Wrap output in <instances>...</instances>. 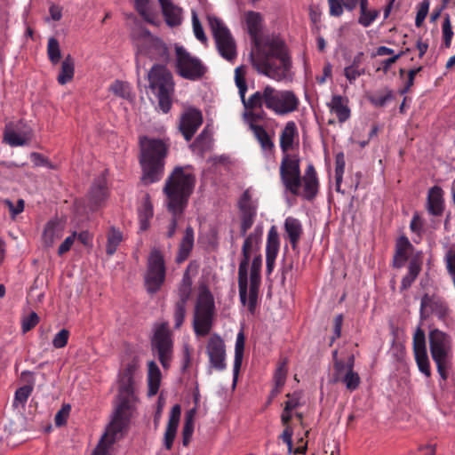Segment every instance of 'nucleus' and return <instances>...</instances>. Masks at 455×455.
<instances>
[{"mask_svg":"<svg viewBox=\"0 0 455 455\" xmlns=\"http://www.w3.org/2000/svg\"><path fill=\"white\" fill-rule=\"evenodd\" d=\"M247 32L253 44L250 54L253 68L275 81H284L291 78V58L283 41L272 39L262 44L261 33L264 18L260 12L247 11L243 16Z\"/></svg>","mask_w":455,"mask_h":455,"instance_id":"nucleus-1","label":"nucleus"},{"mask_svg":"<svg viewBox=\"0 0 455 455\" xmlns=\"http://www.w3.org/2000/svg\"><path fill=\"white\" fill-rule=\"evenodd\" d=\"M280 180L292 196H301L307 201H313L319 190V180L316 171L312 164H308L302 176L300 159L298 155L282 156L279 167Z\"/></svg>","mask_w":455,"mask_h":455,"instance_id":"nucleus-2","label":"nucleus"},{"mask_svg":"<svg viewBox=\"0 0 455 455\" xmlns=\"http://www.w3.org/2000/svg\"><path fill=\"white\" fill-rule=\"evenodd\" d=\"M170 145L164 140L142 136L140 138L139 162L145 185L159 181L164 173L165 159Z\"/></svg>","mask_w":455,"mask_h":455,"instance_id":"nucleus-3","label":"nucleus"},{"mask_svg":"<svg viewBox=\"0 0 455 455\" xmlns=\"http://www.w3.org/2000/svg\"><path fill=\"white\" fill-rule=\"evenodd\" d=\"M196 185L190 166H176L165 180L163 192L171 213H183Z\"/></svg>","mask_w":455,"mask_h":455,"instance_id":"nucleus-4","label":"nucleus"},{"mask_svg":"<svg viewBox=\"0 0 455 455\" xmlns=\"http://www.w3.org/2000/svg\"><path fill=\"white\" fill-rule=\"evenodd\" d=\"M299 105V100L292 91H279L270 85L255 92L247 99V109L265 107L278 116L296 111Z\"/></svg>","mask_w":455,"mask_h":455,"instance_id":"nucleus-5","label":"nucleus"},{"mask_svg":"<svg viewBox=\"0 0 455 455\" xmlns=\"http://www.w3.org/2000/svg\"><path fill=\"white\" fill-rule=\"evenodd\" d=\"M134 394L126 395L118 392V403L116 407L113 419L100 440L92 455H108V449L111 445L122 437L123 431L130 420V410Z\"/></svg>","mask_w":455,"mask_h":455,"instance_id":"nucleus-6","label":"nucleus"},{"mask_svg":"<svg viewBox=\"0 0 455 455\" xmlns=\"http://www.w3.org/2000/svg\"><path fill=\"white\" fill-rule=\"evenodd\" d=\"M148 89L157 99L158 107L166 114L171 110L175 83L164 64H154L148 73Z\"/></svg>","mask_w":455,"mask_h":455,"instance_id":"nucleus-7","label":"nucleus"},{"mask_svg":"<svg viewBox=\"0 0 455 455\" xmlns=\"http://www.w3.org/2000/svg\"><path fill=\"white\" fill-rule=\"evenodd\" d=\"M215 315L216 307L213 295L206 285H201L193 317V329L197 337H205L210 333L213 326Z\"/></svg>","mask_w":455,"mask_h":455,"instance_id":"nucleus-8","label":"nucleus"},{"mask_svg":"<svg viewBox=\"0 0 455 455\" xmlns=\"http://www.w3.org/2000/svg\"><path fill=\"white\" fill-rule=\"evenodd\" d=\"M429 349L437 371L443 380L448 379V370L452 360V339L446 332L434 329L429 331Z\"/></svg>","mask_w":455,"mask_h":455,"instance_id":"nucleus-9","label":"nucleus"},{"mask_svg":"<svg viewBox=\"0 0 455 455\" xmlns=\"http://www.w3.org/2000/svg\"><path fill=\"white\" fill-rule=\"evenodd\" d=\"M175 71L184 79L198 81L204 76L208 68L198 57L192 55L184 46L175 44Z\"/></svg>","mask_w":455,"mask_h":455,"instance_id":"nucleus-10","label":"nucleus"},{"mask_svg":"<svg viewBox=\"0 0 455 455\" xmlns=\"http://www.w3.org/2000/svg\"><path fill=\"white\" fill-rule=\"evenodd\" d=\"M143 57L166 65L170 60V52L167 44L162 39L154 36L148 30H144L137 44V67L140 65Z\"/></svg>","mask_w":455,"mask_h":455,"instance_id":"nucleus-11","label":"nucleus"},{"mask_svg":"<svg viewBox=\"0 0 455 455\" xmlns=\"http://www.w3.org/2000/svg\"><path fill=\"white\" fill-rule=\"evenodd\" d=\"M207 19L220 54L232 61L236 57V45L229 28L218 17L208 16Z\"/></svg>","mask_w":455,"mask_h":455,"instance_id":"nucleus-12","label":"nucleus"},{"mask_svg":"<svg viewBox=\"0 0 455 455\" xmlns=\"http://www.w3.org/2000/svg\"><path fill=\"white\" fill-rule=\"evenodd\" d=\"M165 261L159 249L153 248L148 259V269L145 276L147 291L154 294L157 292L165 281Z\"/></svg>","mask_w":455,"mask_h":455,"instance_id":"nucleus-13","label":"nucleus"},{"mask_svg":"<svg viewBox=\"0 0 455 455\" xmlns=\"http://www.w3.org/2000/svg\"><path fill=\"white\" fill-rule=\"evenodd\" d=\"M451 310L444 298L437 294L425 293L420 300L419 315L421 320H427L435 315L438 320L446 322Z\"/></svg>","mask_w":455,"mask_h":455,"instance_id":"nucleus-14","label":"nucleus"},{"mask_svg":"<svg viewBox=\"0 0 455 455\" xmlns=\"http://www.w3.org/2000/svg\"><path fill=\"white\" fill-rule=\"evenodd\" d=\"M153 348L156 349L158 360L164 369H168L172 358L173 341L166 323H162L155 331L152 339Z\"/></svg>","mask_w":455,"mask_h":455,"instance_id":"nucleus-15","label":"nucleus"},{"mask_svg":"<svg viewBox=\"0 0 455 455\" xmlns=\"http://www.w3.org/2000/svg\"><path fill=\"white\" fill-rule=\"evenodd\" d=\"M31 137V130L23 120L8 122L4 130L3 140L11 147L26 145Z\"/></svg>","mask_w":455,"mask_h":455,"instance_id":"nucleus-16","label":"nucleus"},{"mask_svg":"<svg viewBox=\"0 0 455 455\" xmlns=\"http://www.w3.org/2000/svg\"><path fill=\"white\" fill-rule=\"evenodd\" d=\"M238 208L240 211V235L245 236L247 231L252 227L257 215V207L253 204L248 189L241 196Z\"/></svg>","mask_w":455,"mask_h":455,"instance_id":"nucleus-17","label":"nucleus"},{"mask_svg":"<svg viewBox=\"0 0 455 455\" xmlns=\"http://www.w3.org/2000/svg\"><path fill=\"white\" fill-rule=\"evenodd\" d=\"M203 124V115L196 108H187L180 116L179 130L187 141L191 140Z\"/></svg>","mask_w":455,"mask_h":455,"instance_id":"nucleus-18","label":"nucleus"},{"mask_svg":"<svg viewBox=\"0 0 455 455\" xmlns=\"http://www.w3.org/2000/svg\"><path fill=\"white\" fill-rule=\"evenodd\" d=\"M206 354L209 357L210 364L215 370L221 371L227 367L226 350L223 339L218 335L213 334L208 340L206 346Z\"/></svg>","mask_w":455,"mask_h":455,"instance_id":"nucleus-19","label":"nucleus"},{"mask_svg":"<svg viewBox=\"0 0 455 455\" xmlns=\"http://www.w3.org/2000/svg\"><path fill=\"white\" fill-rule=\"evenodd\" d=\"M108 196V188L107 186V178L102 173L98 176L88 194V206L91 211H97L106 202Z\"/></svg>","mask_w":455,"mask_h":455,"instance_id":"nucleus-20","label":"nucleus"},{"mask_svg":"<svg viewBox=\"0 0 455 455\" xmlns=\"http://www.w3.org/2000/svg\"><path fill=\"white\" fill-rule=\"evenodd\" d=\"M335 374L334 381L342 382L346 387L350 390H355L360 384V377L354 370H345V363L343 361H337L334 363Z\"/></svg>","mask_w":455,"mask_h":455,"instance_id":"nucleus-21","label":"nucleus"},{"mask_svg":"<svg viewBox=\"0 0 455 455\" xmlns=\"http://www.w3.org/2000/svg\"><path fill=\"white\" fill-rule=\"evenodd\" d=\"M329 5V13L332 17H339L344 12L353 11L359 2L360 14H363L368 9V0H327Z\"/></svg>","mask_w":455,"mask_h":455,"instance_id":"nucleus-22","label":"nucleus"},{"mask_svg":"<svg viewBox=\"0 0 455 455\" xmlns=\"http://www.w3.org/2000/svg\"><path fill=\"white\" fill-rule=\"evenodd\" d=\"M139 367L136 359H132L119 373L118 392L125 394H134V374Z\"/></svg>","mask_w":455,"mask_h":455,"instance_id":"nucleus-23","label":"nucleus"},{"mask_svg":"<svg viewBox=\"0 0 455 455\" xmlns=\"http://www.w3.org/2000/svg\"><path fill=\"white\" fill-rule=\"evenodd\" d=\"M180 413L181 408L180 404H175L171 410L169 420L167 423L164 437V445L166 450H171L172 448V444L176 437L177 429L180 423Z\"/></svg>","mask_w":455,"mask_h":455,"instance_id":"nucleus-24","label":"nucleus"},{"mask_svg":"<svg viewBox=\"0 0 455 455\" xmlns=\"http://www.w3.org/2000/svg\"><path fill=\"white\" fill-rule=\"evenodd\" d=\"M296 140H299L297 124L294 121H289L280 133V148L283 156L291 155L289 151L292 149Z\"/></svg>","mask_w":455,"mask_h":455,"instance_id":"nucleus-25","label":"nucleus"},{"mask_svg":"<svg viewBox=\"0 0 455 455\" xmlns=\"http://www.w3.org/2000/svg\"><path fill=\"white\" fill-rule=\"evenodd\" d=\"M164 20L169 27H176L181 24L182 9L175 5L171 0H158Z\"/></svg>","mask_w":455,"mask_h":455,"instance_id":"nucleus-26","label":"nucleus"},{"mask_svg":"<svg viewBox=\"0 0 455 455\" xmlns=\"http://www.w3.org/2000/svg\"><path fill=\"white\" fill-rule=\"evenodd\" d=\"M252 253L242 251V259L238 267L239 298L244 303L246 300V289L248 285V267Z\"/></svg>","mask_w":455,"mask_h":455,"instance_id":"nucleus-27","label":"nucleus"},{"mask_svg":"<svg viewBox=\"0 0 455 455\" xmlns=\"http://www.w3.org/2000/svg\"><path fill=\"white\" fill-rule=\"evenodd\" d=\"M249 126L251 131L253 132L254 137L259 143L260 148L264 152L265 156H269L273 155L275 151V143L265 128L252 123H251Z\"/></svg>","mask_w":455,"mask_h":455,"instance_id":"nucleus-28","label":"nucleus"},{"mask_svg":"<svg viewBox=\"0 0 455 455\" xmlns=\"http://www.w3.org/2000/svg\"><path fill=\"white\" fill-rule=\"evenodd\" d=\"M284 231L291 243V248L296 250L303 234L301 222L293 217H287L284 220Z\"/></svg>","mask_w":455,"mask_h":455,"instance_id":"nucleus-29","label":"nucleus"},{"mask_svg":"<svg viewBox=\"0 0 455 455\" xmlns=\"http://www.w3.org/2000/svg\"><path fill=\"white\" fill-rule=\"evenodd\" d=\"M412 249V244L409 239L403 235L398 238L395 244V251L393 259V267L401 268L409 259V251Z\"/></svg>","mask_w":455,"mask_h":455,"instance_id":"nucleus-30","label":"nucleus"},{"mask_svg":"<svg viewBox=\"0 0 455 455\" xmlns=\"http://www.w3.org/2000/svg\"><path fill=\"white\" fill-rule=\"evenodd\" d=\"M195 233L192 227H187L184 235L179 244L176 262L180 264L184 262L190 255L194 247Z\"/></svg>","mask_w":455,"mask_h":455,"instance_id":"nucleus-31","label":"nucleus"},{"mask_svg":"<svg viewBox=\"0 0 455 455\" xmlns=\"http://www.w3.org/2000/svg\"><path fill=\"white\" fill-rule=\"evenodd\" d=\"M443 191L441 187L434 186L428 191V211L432 215L440 216L443 212Z\"/></svg>","mask_w":455,"mask_h":455,"instance_id":"nucleus-32","label":"nucleus"},{"mask_svg":"<svg viewBox=\"0 0 455 455\" xmlns=\"http://www.w3.org/2000/svg\"><path fill=\"white\" fill-rule=\"evenodd\" d=\"M328 107L331 112L336 114L339 123H344L350 117L347 100L341 95H333Z\"/></svg>","mask_w":455,"mask_h":455,"instance_id":"nucleus-33","label":"nucleus"},{"mask_svg":"<svg viewBox=\"0 0 455 455\" xmlns=\"http://www.w3.org/2000/svg\"><path fill=\"white\" fill-rule=\"evenodd\" d=\"M162 379V373L154 361H150L148 363V396H154L157 394Z\"/></svg>","mask_w":455,"mask_h":455,"instance_id":"nucleus-34","label":"nucleus"},{"mask_svg":"<svg viewBox=\"0 0 455 455\" xmlns=\"http://www.w3.org/2000/svg\"><path fill=\"white\" fill-rule=\"evenodd\" d=\"M422 261L420 259L414 257L412 258L408 265V273L402 279L400 291L408 290L411 284L415 282L418 275L421 271Z\"/></svg>","mask_w":455,"mask_h":455,"instance_id":"nucleus-35","label":"nucleus"},{"mask_svg":"<svg viewBox=\"0 0 455 455\" xmlns=\"http://www.w3.org/2000/svg\"><path fill=\"white\" fill-rule=\"evenodd\" d=\"M75 75V60L70 54H68L61 62L57 81L60 85L71 82Z\"/></svg>","mask_w":455,"mask_h":455,"instance_id":"nucleus-36","label":"nucleus"},{"mask_svg":"<svg viewBox=\"0 0 455 455\" xmlns=\"http://www.w3.org/2000/svg\"><path fill=\"white\" fill-rule=\"evenodd\" d=\"M245 337L243 331H239L236 336L235 346V359L233 367L234 383L237 379V376L242 365L243 351H244Z\"/></svg>","mask_w":455,"mask_h":455,"instance_id":"nucleus-37","label":"nucleus"},{"mask_svg":"<svg viewBox=\"0 0 455 455\" xmlns=\"http://www.w3.org/2000/svg\"><path fill=\"white\" fill-rule=\"evenodd\" d=\"M363 55V52L357 53L354 57L351 65L346 67L344 69V76L350 84H353L359 76L365 73V69L361 67Z\"/></svg>","mask_w":455,"mask_h":455,"instance_id":"nucleus-38","label":"nucleus"},{"mask_svg":"<svg viewBox=\"0 0 455 455\" xmlns=\"http://www.w3.org/2000/svg\"><path fill=\"white\" fill-rule=\"evenodd\" d=\"M262 233V227L257 226L253 232H251L245 237L243 244L242 246V251L250 253L258 251L259 250V244L261 243Z\"/></svg>","mask_w":455,"mask_h":455,"instance_id":"nucleus-39","label":"nucleus"},{"mask_svg":"<svg viewBox=\"0 0 455 455\" xmlns=\"http://www.w3.org/2000/svg\"><path fill=\"white\" fill-rule=\"evenodd\" d=\"M259 286V283H250V286L248 284L246 289L245 302L243 303L240 299L243 306H247V309L251 315H254L257 309Z\"/></svg>","mask_w":455,"mask_h":455,"instance_id":"nucleus-40","label":"nucleus"},{"mask_svg":"<svg viewBox=\"0 0 455 455\" xmlns=\"http://www.w3.org/2000/svg\"><path fill=\"white\" fill-rule=\"evenodd\" d=\"M280 248V239L277 228L272 226L267 233V244H266V257L272 256L277 257Z\"/></svg>","mask_w":455,"mask_h":455,"instance_id":"nucleus-41","label":"nucleus"},{"mask_svg":"<svg viewBox=\"0 0 455 455\" xmlns=\"http://www.w3.org/2000/svg\"><path fill=\"white\" fill-rule=\"evenodd\" d=\"M192 293V279L188 271L183 275L182 280L178 288V300L176 303L186 304Z\"/></svg>","mask_w":455,"mask_h":455,"instance_id":"nucleus-42","label":"nucleus"},{"mask_svg":"<svg viewBox=\"0 0 455 455\" xmlns=\"http://www.w3.org/2000/svg\"><path fill=\"white\" fill-rule=\"evenodd\" d=\"M246 68L245 66H239L235 69V85L239 90V95L244 108L247 109V100L245 99V93L247 92V84L245 80Z\"/></svg>","mask_w":455,"mask_h":455,"instance_id":"nucleus-43","label":"nucleus"},{"mask_svg":"<svg viewBox=\"0 0 455 455\" xmlns=\"http://www.w3.org/2000/svg\"><path fill=\"white\" fill-rule=\"evenodd\" d=\"M140 228L146 230L148 228V221L153 217V205L148 195H146L141 207L139 210Z\"/></svg>","mask_w":455,"mask_h":455,"instance_id":"nucleus-44","label":"nucleus"},{"mask_svg":"<svg viewBox=\"0 0 455 455\" xmlns=\"http://www.w3.org/2000/svg\"><path fill=\"white\" fill-rule=\"evenodd\" d=\"M196 416V409L193 408L186 412L185 422L182 429L183 445L187 446L192 437L194 432V419Z\"/></svg>","mask_w":455,"mask_h":455,"instance_id":"nucleus-45","label":"nucleus"},{"mask_svg":"<svg viewBox=\"0 0 455 455\" xmlns=\"http://www.w3.org/2000/svg\"><path fill=\"white\" fill-rule=\"evenodd\" d=\"M123 240V234L118 229L112 228L108 233V243L106 252L108 255L112 256L117 250V247Z\"/></svg>","mask_w":455,"mask_h":455,"instance_id":"nucleus-46","label":"nucleus"},{"mask_svg":"<svg viewBox=\"0 0 455 455\" xmlns=\"http://www.w3.org/2000/svg\"><path fill=\"white\" fill-rule=\"evenodd\" d=\"M47 56L52 65H56L61 59L60 43L55 37H50L47 43Z\"/></svg>","mask_w":455,"mask_h":455,"instance_id":"nucleus-47","label":"nucleus"},{"mask_svg":"<svg viewBox=\"0 0 455 455\" xmlns=\"http://www.w3.org/2000/svg\"><path fill=\"white\" fill-rule=\"evenodd\" d=\"M345 156L343 152H339L335 156V180H336V191L340 192V186L342 183L343 174L345 172Z\"/></svg>","mask_w":455,"mask_h":455,"instance_id":"nucleus-48","label":"nucleus"},{"mask_svg":"<svg viewBox=\"0 0 455 455\" xmlns=\"http://www.w3.org/2000/svg\"><path fill=\"white\" fill-rule=\"evenodd\" d=\"M109 91L122 99H129L131 97V87L127 82L116 80L110 84Z\"/></svg>","mask_w":455,"mask_h":455,"instance_id":"nucleus-49","label":"nucleus"},{"mask_svg":"<svg viewBox=\"0 0 455 455\" xmlns=\"http://www.w3.org/2000/svg\"><path fill=\"white\" fill-rule=\"evenodd\" d=\"M262 257L260 254L256 255L251 262L250 272V283H261Z\"/></svg>","mask_w":455,"mask_h":455,"instance_id":"nucleus-50","label":"nucleus"},{"mask_svg":"<svg viewBox=\"0 0 455 455\" xmlns=\"http://www.w3.org/2000/svg\"><path fill=\"white\" fill-rule=\"evenodd\" d=\"M412 345L414 354L427 352L426 335L420 327H418L414 332Z\"/></svg>","mask_w":455,"mask_h":455,"instance_id":"nucleus-51","label":"nucleus"},{"mask_svg":"<svg viewBox=\"0 0 455 455\" xmlns=\"http://www.w3.org/2000/svg\"><path fill=\"white\" fill-rule=\"evenodd\" d=\"M43 237L45 243L48 245L52 244L56 239H59L60 237V231L58 224L54 222L47 223Z\"/></svg>","mask_w":455,"mask_h":455,"instance_id":"nucleus-52","label":"nucleus"},{"mask_svg":"<svg viewBox=\"0 0 455 455\" xmlns=\"http://www.w3.org/2000/svg\"><path fill=\"white\" fill-rule=\"evenodd\" d=\"M414 357L419 371L427 377H430L431 369L427 352L414 354Z\"/></svg>","mask_w":455,"mask_h":455,"instance_id":"nucleus-53","label":"nucleus"},{"mask_svg":"<svg viewBox=\"0 0 455 455\" xmlns=\"http://www.w3.org/2000/svg\"><path fill=\"white\" fill-rule=\"evenodd\" d=\"M442 32H443V44L446 48H449L451 46V40L453 37V31H452L451 18H450L449 14H446L444 16L443 27H442Z\"/></svg>","mask_w":455,"mask_h":455,"instance_id":"nucleus-54","label":"nucleus"},{"mask_svg":"<svg viewBox=\"0 0 455 455\" xmlns=\"http://www.w3.org/2000/svg\"><path fill=\"white\" fill-rule=\"evenodd\" d=\"M393 97V92L389 89H386L384 92H376L371 96L370 100L376 107H384Z\"/></svg>","mask_w":455,"mask_h":455,"instance_id":"nucleus-55","label":"nucleus"},{"mask_svg":"<svg viewBox=\"0 0 455 455\" xmlns=\"http://www.w3.org/2000/svg\"><path fill=\"white\" fill-rule=\"evenodd\" d=\"M187 312V305L181 303H176L174 305L173 310V320H174V328L180 329L184 323L185 316Z\"/></svg>","mask_w":455,"mask_h":455,"instance_id":"nucleus-56","label":"nucleus"},{"mask_svg":"<svg viewBox=\"0 0 455 455\" xmlns=\"http://www.w3.org/2000/svg\"><path fill=\"white\" fill-rule=\"evenodd\" d=\"M287 377V362H280L274 374V382L278 387H283Z\"/></svg>","mask_w":455,"mask_h":455,"instance_id":"nucleus-57","label":"nucleus"},{"mask_svg":"<svg viewBox=\"0 0 455 455\" xmlns=\"http://www.w3.org/2000/svg\"><path fill=\"white\" fill-rule=\"evenodd\" d=\"M32 391H33V387L28 385H26V386H23V387L18 388L15 392L14 402H13L14 405L17 406V404H24L28 401Z\"/></svg>","mask_w":455,"mask_h":455,"instance_id":"nucleus-58","label":"nucleus"},{"mask_svg":"<svg viewBox=\"0 0 455 455\" xmlns=\"http://www.w3.org/2000/svg\"><path fill=\"white\" fill-rule=\"evenodd\" d=\"M135 5L143 19L148 23L153 24V14L149 12L148 0H135Z\"/></svg>","mask_w":455,"mask_h":455,"instance_id":"nucleus-59","label":"nucleus"},{"mask_svg":"<svg viewBox=\"0 0 455 455\" xmlns=\"http://www.w3.org/2000/svg\"><path fill=\"white\" fill-rule=\"evenodd\" d=\"M430 2L429 0H423L419 4L417 12L415 25L417 28H420L428 13Z\"/></svg>","mask_w":455,"mask_h":455,"instance_id":"nucleus-60","label":"nucleus"},{"mask_svg":"<svg viewBox=\"0 0 455 455\" xmlns=\"http://www.w3.org/2000/svg\"><path fill=\"white\" fill-rule=\"evenodd\" d=\"M69 331L67 329H61L58 333L55 334L52 339V346L55 348H62L67 346L68 338H69Z\"/></svg>","mask_w":455,"mask_h":455,"instance_id":"nucleus-61","label":"nucleus"},{"mask_svg":"<svg viewBox=\"0 0 455 455\" xmlns=\"http://www.w3.org/2000/svg\"><path fill=\"white\" fill-rule=\"evenodd\" d=\"M379 11L378 10H368L363 14H360L358 19L359 24H361L364 28H368L371 25V23L379 17Z\"/></svg>","mask_w":455,"mask_h":455,"instance_id":"nucleus-62","label":"nucleus"},{"mask_svg":"<svg viewBox=\"0 0 455 455\" xmlns=\"http://www.w3.org/2000/svg\"><path fill=\"white\" fill-rule=\"evenodd\" d=\"M4 204L9 209L11 218L15 219L17 215H19L24 211L25 201L23 199H19L17 201V204H14L11 200L6 199L4 201Z\"/></svg>","mask_w":455,"mask_h":455,"instance_id":"nucleus-63","label":"nucleus"},{"mask_svg":"<svg viewBox=\"0 0 455 455\" xmlns=\"http://www.w3.org/2000/svg\"><path fill=\"white\" fill-rule=\"evenodd\" d=\"M446 268L451 276L455 278V246H451L445 254Z\"/></svg>","mask_w":455,"mask_h":455,"instance_id":"nucleus-64","label":"nucleus"}]
</instances>
